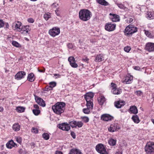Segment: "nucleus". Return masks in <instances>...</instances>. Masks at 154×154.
<instances>
[{
  "label": "nucleus",
  "mask_w": 154,
  "mask_h": 154,
  "mask_svg": "<svg viewBox=\"0 0 154 154\" xmlns=\"http://www.w3.org/2000/svg\"><path fill=\"white\" fill-rule=\"evenodd\" d=\"M89 60V59L87 57L83 58L82 59V60L83 61L86 63H88Z\"/></svg>",
  "instance_id": "52"
},
{
  "label": "nucleus",
  "mask_w": 154,
  "mask_h": 154,
  "mask_svg": "<svg viewBox=\"0 0 154 154\" xmlns=\"http://www.w3.org/2000/svg\"><path fill=\"white\" fill-rule=\"evenodd\" d=\"M21 25L22 23L21 22L19 21H17L13 23L12 26H14L15 30L20 32L21 30Z\"/></svg>",
  "instance_id": "16"
},
{
  "label": "nucleus",
  "mask_w": 154,
  "mask_h": 154,
  "mask_svg": "<svg viewBox=\"0 0 154 154\" xmlns=\"http://www.w3.org/2000/svg\"><path fill=\"white\" fill-rule=\"evenodd\" d=\"M29 26H22L21 28V30L20 32H24V33H28L29 31Z\"/></svg>",
  "instance_id": "29"
},
{
  "label": "nucleus",
  "mask_w": 154,
  "mask_h": 154,
  "mask_svg": "<svg viewBox=\"0 0 154 154\" xmlns=\"http://www.w3.org/2000/svg\"><path fill=\"white\" fill-rule=\"evenodd\" d=\"M66 104L63 102H58L52 107L54 112L56 114L60 115L63 113L65 109Z\"/></svg>",
  "instance_id": "1"
},
{
  "label": "nucleus",
  "mask_w": 154,
  "mask_h": 154,
  "mask_svg": "<svg viewBox=\"0 0 154 154\" xmlns=\"http://www.w3.org/2000/svg\"><path fill=\"white\" fill-rule=\"evenodd\" d=\"M28 22L31 23H33L34 22V20L32 18H30L27 19Z\"/></svg>",
  "instance_id": "50"
},
{
  "label": "nucleus",
  "mask_w": 154,
  "mask_h": 154,
  "mask_svg": "<svg viewBox=\"0 0 154 154\" xmlns=\"http://www.w3.org/2000/svg\"><path fill=\"white\" fill-rule=\"evenodd\" d=\"M133 80V77L131 76L130 77H126L125 80L123 81V83L126 84H129L131 83Z\"/></svg>",
  "instance_id": "24"
},
{
  "label": "nucleus",
  "mask_w": 154,
  "mask_h": 154,
  "mask_svg": "<svg viewBox=\"0 0 154 154\" xmlns=\"http://www.w3.org/2000/svg\"><path fill=\"white\" fill-rule=\"evenodd\" d=\"M104 60V58L102 55L99 54L96 56L95 61L96 62H99Z\"/></svg>",
  "instance_id": "20"
},
{
  "label": "nucleus",
  "mask_w": 154,
  "mask_h": 154,
  "mask_svg": "<svg viewBox=\"0 0 154 154\" xmlns=\"http://www.w3.org/2000/svg\"><path fill=\"white\" fill-rule=\"evenodd\" d=\"M108 129L109 131L113 132L120 129V127L117 123H114L111 124Z\"/></svg>",
  "instance_id": "9"
},
{
  "label": "nucleus",
  "mask_w": 154,
  "mask_h": 154,
  "mask_svg": "<svg viewBox=\"0 0 154 154\" xmlns=\"http://www.w3.org/2000/svg\"><path fill=\"white\" fill-rule=\"evenodd\" d=\"M83 120L85 122L87 123L89 121V119L88 117L85 116L83 118Z\"/></svg>",
  "instance_id": "49"
},
{
  "label": "nucleus",
  "mask_w": 154,
  "mask_h": 154,
  "mask_svg": "<svg viewBox=\"0 0 154 154\" xmlns=\"http://www.w3.org/2000/svg\"><path fill=\"white\" fill-rule=\"evenodd\" d=\"M125 105V102L122 101H118L114 103L115 106L117 108H120Z\"/></svg>",
  "instance_id": "17"
},
{
  "label": "nucleus",
  "mask_w": 154,
  "mask_h": 154,
  "mask_svg": "<svg viewBox=\"0 0 154 154\" xmlns=\"http://www.w3.org/2000/svg\"><path fill=\"white\" fill-rule=\"evenodd\" d=\"M76 121H72L69 122V125H70V126L72 128H76Z\"/></svg>",
  "instance_id": "33"
},
{
  "label": "nucleus",
  "mask_w": 154,
  "mask_h": 154,
  "mask_svg": "<svg viewBox=\"0 0 154 154\" xmlns=\"http://www.w3.org/2000/svg\"><path fill=\"white\" fill-rule=\"evenodd\" d=\"M18 152H19V153H20V154H22L23 153V150L22 149H20Z\"/></svg>",
  "instance_id": "61"
},
{
  "label": "nucleus",
  "mask_w": 154,
  "mask_h": 154,
  "mask_svg": "<svg viewBox=\"0 0 154 154\" xmlns=\"http://www.w3.org/2000/svg\"><path fill=\"white\" fill-rule=\"evenodd\" d=\"M5 24L4 22L2 20L0 19V28L3 27Z\"/></svg>",
  "instance_id": "47"
},
{
  "label": "nucleus",
  "mask_w": 154,
  "mask_h": 154,
  "mask_svg": "<svg viewBox=\"0 0 154 154\" xmlns=\"http://www.w3.org/2000/svg\"><path fill=\"white\" fill-rule=\"evenodd\" d=\"M67 46L68 47L69 49H72L73 48V45L71 43L68 44Z\"/></svg>",
  "instance_id": "54"
},
{
  "label": "nucleus",
  "mask_w": 154,
  "mask_h": 154,
  "mask_svg": "<svg viewBox=\"0 0 154 154\" xmlns=\"http://www.w3.org/2000/svg\"><path fill=\"white\" fill-rule=\"evenodd\" d=\"M16 110L18 112H24L25 108L23 107L19 106L17 108Z\"/></svg>",
  "instance_id": "34"
},
{
  "label": "nucleus",
  "mask_w": 154,
  "mask_h": 154,
  "mask_svg": "<svg viewBox=\"0 0 154 154\" xmlns=\"http://www.w3.org/2000/svg\"><path fill=\"white\" fill-rule=\"evenodd\" d=\"M111 87L112 88V89H115L117 88L116 85L113 83H111Z\"/></svg>",
  "instance_id": "51"
},
{
  "label": "nucleus",
  "mask_w": 154,
  "mask_h": 154,
  "mask_svg": "<svg viewBox=\"0 0 154 154\" xmlns=\"http://www.w3.org/2000/svg\"><path fill=\"white\" fill-rule=\"evenodd\" d=\"M32 132L35 134H37L38 133V130L37 128H33L32 129Z\"/></svg>",
  "instance_id": "46"
},
{
  "label": "nucleus",
  "mask_w": 154,
  "mask_h": 154,
  "mask_svg": "<svg viewBox=\"0 0 154 154\" xmlns=\"http://www.w3.org/2000/svg\"><path fill=\"white\" fill-rule=\"evenodd\" d=\"M50 86L51 88H52L56 85V83L55 82H52L49 83Z\"/></svg>",
  "instance_id": "42"
},
{
  "label": "nucleus",
  "mask_w": 154,
  "mask_h": 154,
  "mask_svg": "<svg viewBox=\"0 0 154 154\" xmlns=\"http://www.w3.org/2000/svg\"><path fill=\"white\" fill-rule=\"evenodd\" d=\"M34 107L35 109H39V106H38L37 105V104H35L34 105Z\"/></svg>",
  "instance_id": "59"
},
{
  "label": "nucleus",
  "mask_w": 154,
  "mask_h": 154,
  "mask_svg": "<svg viewBox=\"0 0 154 154\" xmlns=\"http://www.w3.org/2000/svg\"><path fill=\"white\" fill-rule=\"evenodd\" d=\"M98 3L102 5L107 6L109 4V3L105 0H96Z\"/></svg>",
  "instance_id": "27"
},
{
  "label": "nucleus",
  "mask_w": 154,
  "mask_h": 154,
  "mask_svg": "<svg viewBox=\"0 0 154 154\" xmlns=\"http://www.w3.org/2000/svg\"><path fill=\"white\" fill-rule=\"evenodd\" d=\"M146 17L149 20L152 19L154 18V16L151 12L148 13Z\"/></svg>",
  "instance_id": "32"
},
{
  "label": "nucleus",
  "mask_w": 154,
  "mask_h": 154,
  "mask_svg": "<svg viewBox=\"0 0 154 154\" xmlns=\"http://www.w3.org/2000/svg\"><path fill=\"white\" fill-rule=\"evenodd\" d=\"M144 31L145 32V34L147 36H149V35L150 34V32H149L148 31L144 30Z\"/></svg>",
  "instance_id": "57"
},
{
  "label": "nucleus",
  "mask_w": 154,
  "mask_h": 154,
  "mask_svg": "<svg viewBox=\"0 0 154 154\" xmlns=\"http://www.w3.org/2000/svg\"><path fill=\"white\" fill-rule=\"evenodd\" d=\"M68 60L69 62L70 63L75 61L74 58L72 57H69L68 59Z\"/></svg>",
  "instance_id": "43"
},
{
  "label": "nucleus",
  "mask_w": 154,
  "mask_h": 154,
  "mask_svg": "<svg viewBox=\"0 0 154 154\" xmlns=\"http://www.w3.org/2000/svg\"><path fill=\"white\" fill-rule=\"evenodd\" d=\"M54 75L55 76H58V77H60V75L59 74H54Z\"/></svg>",
  "instance_id": "63"
},
{
  "label": "nucleus",
  "mask_w": 154,
  "mask_h": 154,
  "mask_svg": "<svg viewBox=\"0 0 154 154\" xmlns=\"http://www.w3.org/2000/svg\"><path fill=\"white\" fill-rule=\"evenodd\" d=\"M35 77L33 73H31L29 74L27 77V80L31 82H32L34 81Z\"/></svg>",
  "instance_id": "22"
},
{
  "label": "nucleus",
  "mask_w": 154,
  "mask_h": 154,
  "mask_svg": "<svg viewBox=\"0 0 154 154\" xmlns=\"http://www.w3.org/2000/svg\"><path fill=\"white\" fill-rule=\"evenodd\" d=\"M109 15L110 16V18L113 22H119L120 20L119 16L116 14L110 13Z\"/></svg>",
  "instance_id": "12"
},
{
  "label": "nucleus",
  "mask_w": 154,
  "mask_h": 154,
  "mask_svg": "<svg viewBox=\"0 0 154 154\" xmlns=\"http://www.w3.org/2000/svg\"><path fill=\"white\" fill-rule=\"evenodd\" d=\"M57 127L59 128L63 131H69L70 129V127L69 124L65 122L59 124Z\"/></svg>",
  "instance_id": "7"
},
{
  "label": "nucleus",
  "mask_w": 154,
  "mask_h": 154,
  "mask_svg": "<svg viewBox=\"0 0 154 154\" xmlns=\"http://www.w3.org/2000/svg\"><path fill=\"white\" fill-rule=\"evenodd\" d=\"M116 24H113L112 23H107L105 26V29L106 30L109 32L114 31L116 29Z\"/></svg>",
  "instance_id": "8"
},
{
  "label": "nucleus",
  "mask_w": 154,
  "mask_h": 154,
  "mask_svg": "<svg viewBox=\"0 0 154 154\" xmlns=\"http://www.w3.org/2000/svg\"><path fill=\"white\" fill-rule=\"evenodd\" d=\"M49 33L51 36L55 37L60 34V28L57 27H53L49 30Z\"/></svg>",
  "instance_id": "6"
},
{
  "label": "nucleus",
  "mask_w": 154,
  "mask_h": 154,
  "mask_svg": "<svg viewBox=\"0 0 154 154\" xmlns=\"http://www.w3.org/2000/svg\"><path fill=\"white\" fill-rule=\"evenodd\" d=\"M134 68L137 70H139L140 69V68L138 66H135Z\"/></svg>",
  "instance_id": "58"
},
{
  "label": "nucleus",
  "mask_w": 154,
  "mask_h": 154,
  "mask_svg": "<svg viewBox=\"0 0 154 154\" xmlns=\"http://www.w3.org/2000/svg\"><path fill=\"white\" fill-rule=\"evenodd\" d=\"M116 5L120 9L125 10L127 8L122 3H116Z\"/></svg>",
  "instance_id": "37"
},
{
  "label": "nucleus",
  "mask_w": 154,
  "mask_h": 154,
  "mask_svg": "<svg viewBox=\"0 0 154 154\" xmlns=\"http://www.w3.org/2000/svg\"><path fill=\"white\" fill-rule=\"evenodd\" d=\"M71 135L73 139L76 138V135L75 133L73 131H71Z\"/></svg>",
  "instance_id": "53"
},
{
  "label": "nucleus",
  "mask_w": 154,
  "mask_h": 154,
  "mask_svg": "<svg viewBox=\"0 0 154 154\" xmlns=\"http://www.w3.org/2000/svg\"><path fill=\"white\" fill-rule=\"evenodd\" d=\"M131 49V48L130 47L126 46L124 48V50L127 52H128Z\"/></svg>",
  "instance_id": "45"
},
{
  "label": "nucleus",
  "mask_w": 154,
  "mask_h": 154,
  "mask_svg": "<svg viewBox=\"0 0 154 154\" xmlns=\"http://www.w3.org/2000/svg\"><path fill=\"white\" fill-rule=\"evenodd\" d=\"M55 154H63L62 152L57 151H56Z\"/></svg>",
  "instance_id": "60"
},
{
  "label": "nucleus",
  "mask_w": 154,
  "mask_h": 154,
  "mask_svg": "<svg viewBox=\"0 0 154 154\" xmlns=\"http://www.w3.org/2000/svg\"><path fill=\"white\" fill-rule=\"evenodd\" d=\"M113 117L107 114H103L101 116V117L102 120L106 121L111 120L113 119Z\"/></svg>",
  "instance_id": "15"
},
{
  "label": "nucleus",
  "mask_w": 154,
  "mask_h": 154,
  "mask_svg": "<svg viewBox=\"0 0 154 154\" xmlns=\"http://www.w3.org/2000/svg\"><path fill=\"white\" fill-rule=\"evenodd\" d=\"M94 96V93L91 92H88L84 95V97L86 102L93 101V97Z\"/></svg>",
  "instance_id": "10"
},
{
  "label": "nucleus",
  "mask_w": 154,
  "mask_h": 154,
  "mask_svg": "<svg viewBox=\"0 0 154 154\" xmlns=\"http://www.w3.org/2000/svg\"><path fill=\"white\" fill-rule=\"evenodd\" d=\"M3 111V108L2 107H0V112H2Z\"/></svg>",
  "instance_id": "64"
},
{
  "label": "nucleus",
  "mask_w": 154,
  "mask_h": 154,
  "mask_svg": "<svg viewBox=\"0 0 154 154\" xmlns=\"http://www.w3.org/2000/svg\"><path fill=\"white\" fill-rule=\"evenodd\" d=\"M112 92L114 94H119L122 93V90L119 88H117L115 89H111Z\"/></svg>",
  "instance_id": "19"
},
{
  "label": "nucleus",
  "mask_w": 154,
  "mask_h": 154,
  "mask_svg": "<svg viewBox=\"0 0 154 154\" xmlns=\"http://www.w3.org/2000/svg\"><path fill=\"white\" fill-rule=\"evenodd\" d=\"M42 137L46 140H48L49 138V135L47 133H45L42 135Z\"/></svg>",
  "instance_id": "35"
},
{
  "label": "nucleus",
  "mask_w": 154,
  "mask_h": 154,
  "mask_svg": "<svg viewBox=\"0 0 154 154\" xmlns=\"http://www.w3.org/2000/svg\"><path fill=\"white\" fill-rule=\"evenodd\" d=\"M33 114L35 116L38 115L40 112L39 110L38 109H34L32 110Z\"/></svg>",
  "instance_id": "39"
},
{
  "label": "nucleus",
  "mask_w": 154,
  "mask_h": 154,
  "mask_svg": "<svg viewBox=\"0 0 154 154\" xmlns=\"http://www.w3.org/2000/svg\"><path fill=\"white\" fill-rule=\"evenodd\" d=\"M83 125V123L82 122H76V128L78 127L79 128H81Z\"/></svg>",
  "instance_id": "41"
},
{
  "label": "nucleus",
  "mask_w": 154,
  "mask_h": 154,
  "mask_svg": "<svg viewBox=\"0 0 154 154\" xmlns=\"http://www.w3.org/2000/svg\"><path fill=\"white\" fill-rule=\"evenodd\" d=\"M92 109H89L87 107V108H85L83 109V111L85 114H88L90 112V110Z\"/></svg>",
  "instance_id": "40"
},
{
  "label": "nucleus",
  "mask_w": 154,
  "mask_h": 154,
  "mask_svg": "<svg viewBox=\"0 0 154 154\" xmlns=\"http://www.w3.org/2000/svg\"><path fill=\"white\" fill-rule=\"evenodd\" d=\"M137 31V28L134 25H129L127 26L125 29V35L128 37L132 36V34Z\"/></svg>",
  "instance_id": "3"
},
{
  "label": "nucleus",
  "mask_w": 154,
  "mask_h": 154,
  "mask_svg": "<svg viewBox=\"0 0 154 154\" xmlns=\"http://www.w3.org/2000/svg\"><path fill=\"white\" fill-rule=\"evenodd\" d=\"M145 150L147 154H154V143H148L145 147Z\"/></svg>",
  "instance_id": "4"
},
{
  "label": "nucleus",
  "mask_w": 154,
  "mask_h": 154,
  "mask_svg": "<svg viewBox=\"0 0 154 154\" xmlns=\"http://www.w3.org/2000/svg\"><path fill=\"white\" fill-rule=\"evenodd\" d=\"M96 149L100 153L108 154L105 147L102 144L100 143L97 144L96 146Z\"/></svg>",
  "instance_id": "5"
},
{
  "label": "nucleus",
  "mask_w": 154,
  "mask_h": 154,
  "mask_svg": "<svg viewBox=\"0 0 154 154\" xmlns=\"http://www.w3.org/2000/svg\"><path fill=\"white\" fill-rule=\"evenodd\" d=\"M35 97L36 102L38 104L43 107L45 106V102L42 99L36 95H35Z\"/></svg>",
  "instance_id": "13"
},
{
  "label": "nucleus",
  "mask_w": 154,
  "mask_h": 154,
  "mask_svg": "<svg viewBox=\"0 0 154 154\" xmlns=\"http://www.w3.org/2000/svg\"><path fill=\"white\" fill-rule=\"evenodd\" d=\"M135 93H136L138 96H140L142 93V92L140 91H137L135 92Z\"/></svg>",
  "instance_id": "55"
},
{
  "label": "nucleus",
  "mask_w": 154,
  "mask_h": 154,
  "mask_svg": "<svg viewBox=\"0 0 154 154\" xmlns=\"http://www.w3.org/2000/svg\"><path fill=\"white\" fill-rule=\"evenodd\" d=\"M15 139L16 141L19 144H21L22 141V138L21 137H15Z\"/></svg>",
  "instance_id": "38"
},
{
  "label": "nucleus",
  "mask_w": 154,
  "mask_h": 154,
  "mask_svg": "<svg viewBox=\"0 0 154 154\" xmlns=\"http://www.w3.org/2000/svg\"><path fill=\"white\" fill-rule=\"evenodd\" d=\"M52 89V88H51L50 86H47L45 87V90L48 91Z\"/></svg>",
  "instance_id": "56"
},
{
  "label": "nucleus",
  "mask_w": 154,
  "mask_h": 154,
  "mask_svg": "<svg viewBox=\"0 0 154 154\" xmlns=\"http://www.w3.org/2000/svg\"><path fill=\"white\" fill-rule=\"evenodd\" d=\"M69 154H82L79 150L77 149H72Z\"/></svg>",
  "instance_id": "25"
},
{
  "label": "nucleus",
  "mask_w": 154,
  "mask_h": 154,
  "mask_svg": "<svg viewBox=\"0 0 154 154\" xmlns=\"http://www.w3.org/2000/svg\"><path fill=\"white\" fill-rule=\"evenodd\" d=\"M131 119L134 122L136 123H138L140 121L138 116L136 115L133 116Z\"/></svg>",
  "instance_id": "26"
},
{
  "label": "nucleus",
  "mask_w": 154,
  "mask_h": 154,
  "mask_svg": "<svg viewBox=\"0 0 154 154\" xmlns=\"http://www.w3.org/2000/svg\"><path fill=\"white\" fill-rule=\"evenodd\" d=\"M5 24V28H8L9 27V24L8 23H6Z\"/></svg>",
  "instance_id": "62"
},
{
  "label": "nucleus",
  "mask_w": 154,
  "mask_h": 154,
  "mask_svg": "<svg viewBox=\"0 0 154 154\" xmlns=\"http://www.w3.org/2000/svg\"><path fill=\"white\" fill-rule=\"evenodd\" d=\"M93 101H89L86 102V106L88 108L90 109H93Z\"/></svg>",
  "instance_id": "30"
},
{
  "label": "nucleus",
  "mask_w": 154,
  "mask_h": 154,
  "mask_svg": "<svg viewBox=\"0 0 154 154\" xmlns=\"http://www.w3.org/2000/svg\"><path fill=\"white\" fill-rule=\"evenodd\" d=\"M70 64L71 66L73 68H77L78 66L77 64L75 63V61L73 62L70 63Z\"/></svg>",
  "instance_id": "44"
},
{
  "label": "nucleus",
  "mask_w": 154,
  "mask_h": 154,
  "mask_svg": "<svg viewBox=\"0 0 154 154\" xmlns=\"http://www.w3.org/2000/svg\"><path fill=\"white\" fill-rule=\"evenodd\" d=\"M44 17L46 20H48L50 17V15L48 14H46L44 15Z\"/></svg>",
  "instance_id": "48"
},
{
  "label": "nucleus",
  "mask_w": 154,
  "mask_h": 154,
  "mask_svg": "<svg viewBox=\"0 0 154 154\" xmlns=\"http://www.w3.org/2000/svg\"><path fill=\"white\" fill-rule=\"evenodd\" d=\"M26 75V72L24 71L19 72L15 75V78L17 80H20L23 78Z\"/></svg>",
  "instance_id": "14"
},
{
  "label": "nucleus",
  "mask_w": 154,
  "mask_h": 154,
  "mask_svg": "<svg viewBox=\"0 0 154 154\" xmlns=\"http://www.w3.org/2000/svg\"><path fill=\"white\" fill-rule=\"evenodd\" d=\"M17 145L14 143L13 140H11L9 141L6 144V147L9 149H11L13 147H15V146Z\"/></svg>",
  "instance_id": "18"
},
{
  "label": "nucleus",
  "mask_w": 154,
  "mask_h": 154,
  "mask_svg": "<svg viewBox=\"0 0 154 154\" xmlns=\"http://www.w3.org/2000/svg\"><path fill=\"white\" fill-rule=\"evenodd\" d=\"M129 110L131 112V113L136 114L138 112L137 108L135 106H131Z\"/></svg>",
  "instance_id": "21"
},
{
  "label": "nucleus",
  "mask_w": 154,
  "mask_h": 154,
  "mask_svg": "<svg viewBox=\"0 0 154 154\" xmlns=\"http://www.w3.org/2000/svg\"><path fill=\"white\" fill-rule=\"evenodd\" d=\"M92 16L91 12L87 9H81L79 12V19L84 21L89 20L91 17Z\"/></svg>",
  "instance_id": "2"
},
{
  "label": "nucleus",
  "mask_w": 154,
  "mask_h": 154,
  "mask_svg": "<svg viewBox=\"0 0 154 154\" xmlns=\"http://www.w3.org/2000/svg\"><path fill=\"white\" fill-rule=\"evenodd\" d=\"M145 49L149 52L154 51V43L148 42L146 44Z\"/></svg>",
  "instance_id": "11"
},
{
  "label": "nucleus",
  "mask_w": 154,
  "mask_h": 154,
  "mask_svg": "<svg viewBox=\"0 0 154 154\" xmlns=\"http://www.w3.org/2000/svg\"><path fill=\"white\" fill-rule=\"evenodd\" d=\"M20 125L18 123H15L13 125L12 128L13 130L16 131H18L20 130Z\"/></svg>",
  "instance_id": "23"
},
{
  "label": "nucleus",
  "mask_w": 154,
  "mask_h": 154,
  "mask_svg": "<svg viewBox=\"0 0 154 154\" xmlns=\"http://www.w3.org/2000/svg\"><path fill=\"white\" fill-rule=\"evenodd\" d=\"M108 143L111 146H114L116 144V140L112 139H111L109 140Z\"/></svg>",
  "instance_id": "31"
},
{
  "label": "nucleus",
  "mask_w": 154,
  "mask_h": 154,
  "mask_svg": "<svg viewBox=\"0 0 154 154\" xmlns=\"http://www.w3.org/2000/svg\"><path fill=\"white\" fill-rule=\"evenodd\" d=\"M12 44L13 45L16 47H21V45L18 42L15 41H13L12 42Z\"/></svg>",
  "instance_id": "36"
},
{
  "label": "nucleus",
  "mask_w": 154,
  "mask_h": 154,
  "mask_svg": "<svg viewBox=\"0 0 154 154\" xmlns=\"http://www.w3.org/2000/svg\"><path fill=\"white\" fill-rule=\"evenodd\" d=\"M98 101L99 104L101 105H102L105 102V98L104 97L101 96L98 99Z\"/></svg>",
  "instance_id": "28"
}]
</instances>
